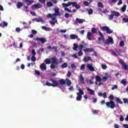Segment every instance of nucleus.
<instances>
[{
  "label": "nucleus",
  "instance_id": "obj_36",
  "mask_svg": "<svg viewBox=\"0 0 128 128\" xmlns=\"http://www.w3.org/2000/svg\"><path fill=\"white\" fill-rule=\"evenodd\" d=\"M98 34L100 38H102V40H104V35L102 34V33L99 30Z\"/></svg>",
  "mask_w": 128,
  "mask_h": 128
},
{
  "label": "nucleus",
  "instance_id": "obj_44",
  "mask_svg": "<svg viewBox=\"0 0 128 128\" xmlns=\"http://www.w3.org/2000/svg\"><path fill=\"white\" fill-rule=\"evenodd\" d=\"M42 30H46V31H48L50 30H48V28L46 26H42Z\"/></svg>",
  "mask_w": 128,
  "mask_h": 128
},
{
  "label": "nucleus",
  "instance_id": "obj_39",
  "mask_svg": "<svg viewBox=\"0 0 128 128\" xmlns=\"http://www.w3.org/2000/svg\"><path fill=\"white\" fill-rule=\"evenodd\" d=\"M62 68H68V64L66 63H64L62 65Z\"/></svg>",
  "mask_w": 128,
  "mask_h": 128
},
{
  "label": "nucleus",
  "instance_id": "obj_43",
  "mask_svg": "<svg viewBox=\"0 0 128 128\" xmlns=\"http://www.w3.org/2000/svg\"><path fill=\"white\" fill-rule=\"evenodd\" d=\"M111 54L112 56H118V54H116V52L114 50L111 51Z\"/></svg>",
  "mask_w": 128,
  "mask_h": 128
},
{
  "label": "nucleus",
  "instance_id": "obj_57",
  "mask_svg": "<svg viewBox=\"0 0 128 128\" xmlns=\"http://www.w3.org/2000/svg\"><path fill=\"white\" fill-rule=\"evenodd\" d=\"M102 70H106V68H108V66H106L105 64H102Z\"/></svg>",
  "mask_w": 128,
  "mask_h": 128
},
{
  "label": "nucleus",
  "instance_id": "obj_23",
  "mask_svg": "<svg viewBox=\"0 0 128 128\" xmlns=\"http://www.w3.org/2000/svg\"><path fill=\"white\" fill-rule=\"evenodd\" d=\"M84 92L82 89L80 88L79 89V92L77 93V96H84Z\"/></svg>",
  "mask_w": 128,
  "mask_h": 128
},
{
  "label": "nucleus",
  "instance_id": "obj_12",
  "mask_svg": "<svg viewBox=\"0 0 128 128\" xmlns=\"http://www.w3.org/2000/svg\"><path fill=\"white\" fill-rule=\"evenodd\" d=\"M51 60H52V64H55V66H58V60L56 58H51Z\"/></svg>",
  "mask_w": 128,
  "mask_h": 128
},
{
  "label": "nucleus",
  "instance_id": "obj_47",
  "mask_svg": "<svg viewBox=\"0 0 128 128\" xmlns=\"http://www.w3.org/2000/svg\"><path fill=\"white\" fill-rule=\"evenodd\" d=\"M84 68H86V64H82L80 67V70H84Z\"/></svg>",
  "mask_w": 128,
  "mask_h": 128
},
{
  "label": "nucleus",
  "instance_id": "obj_3",
  "mask_svg": "<svg viewBox=\"0 0 128 128\" xmlns=\"http://www.w3.org/2000/svg\"><path fill=\"white\" fill-rule=\"evenodd\" d=\"M51 82H52L53 84L48 82L46 83V84L47 86H53V88H56V86H57L58 88H60V84L58 81L52 79L51 80Z\"/></svg>",
  "mask_w": 128,
  "mask_h": 128
},
{
  "label": "nucleus",
  "instance_id": "obj_51",
  "mask_svg": "<svg viewBox=\"0 0 128 128\" xmlns=\"http://www.w3.org/2000/svg\"><path fill=\"white\" fill-rule=\"evenodd\" d=\"M56 15L54 14H53L52 15H51V18L54 20H56Z\"/></svg>",
  "mask_w": 128,
  "mask_h": 128
},
{
  "label": "nucleus",
  "instance_id": "obj_38",
  "mask_svg": "<svg viewBox=\"0 0 128 128\" xmlns=\"http://www.w3.org/2000/svg\"><path fill=\"white\" fill-rule=\"evenodd\" d=\"M46 6L48 7H50V6H54V4H52V2H49L46 3Z\"/></svg>",
  "mask_w": 128,
  "mask_h": 128
},
{
  "label": "nucleus",
  "instance_id": "obj_33",
  "mask_svg": "<svg viewBox=\"0 0 128 128\" xmlns=\"http://www.w3.org/2000/svg\"><path fill=\"white\" fill-rule=\"evenodd\" d=\"M98 6L99 8H104V4L102 3V2H99L98 3Z\"/></svg>",
  "mask_w": 128,
  "mask_h": 128
},
{
  "label": "nucleus",
  "instance_id": "obj_14",
  "mask_svg": "<svg viewBox=\"0 0 128 128\" xmlns=\"http://www.w3.org/2000/svg\"><path fill=\"white\" fill-rule=\"evenodd\" d=\"M95 80L96 82H102V78L99 76H95ZM102 83H99V86H101Z\"/></svg>",
  "mask_w": 128,
  "mask_h": 128
},
{
  "label": "nucleus",
  "instance_id": "obj_19",
  "mask_svg": "<svg viewBox=\"0 0 128 128\" xmlns=\"http://www.w3.org/2000/svg\"><path fill=\"white\" fill-rule=\"evenodd\" d=\"M0 26L1 28H4V26H8V22H6V21H3L2 23L0 24Z\"/></svg>",
  "mask_w": 128,
  "mask_h": 128
},
{
  "label": "nucleus",
  "instance_id": "obj_11",
  "mask_svg": "<svg viewBox=\"0 0 128 128\" xmlns=\"http://www.w3.org/2000/svg\"><path fill=\"white\" fill-rule=\"evenodd\" d=\"M86 68H88V70H90V72H94V68L92 66V64H88Z\"/></svg>",
  "mask_w": 128,
  "mask_h": 128
},
{
  "label": "nucleus",
  "instance_id": "obj_62",
  "mask_svg": "<svg viewBox=\"0 0 128 128\" xmlns=\"http://www.w3.org/2000/svg\"><path fill=\"white\" fill-rule=\"evenodd\" d=\"M72 58H78V56H76V54H73L72 55Z\"/></svg>",
  "mask_w": 128,
  "mask_h": 128
},
{
  "label": "nucleus",
  "instance_id": "obj_32",
  "mask_svg": "<svg viewBox=\"0 0 128 128\" xmlns=\"http://www.w3.org/2000/svg\"><path fill=\"white\" fill-rule=\"evenodd\" d=\"M44 62H46V64H50V60L48 58H46L44 60Z\"/></svg>",
  "mask_w": 128,
  "mask_h": 128
},
{
  "label": "nucleus",
  "instance_id": "obj_2",
  "mask_svg": "<svg viewBox=\"0 0 128 128\" xmlns=\"http://www.w3.org/2000/svg\"><path fill=\"white\" fill-rule=\"evenodd\" d=\"M58 82L60 86H62V84H66V83L68 86H70L72 85V81L70 80L68 78H66L65 80L64 79L59 80Z\"/></svg>",
  "mask_w": 128,
  "mask_h": 128
},
{
  "label": "nucleus",
  "instance_id": "obj_53",
  "mask_svg": "<svg viewBox=\"0 0 128 128\" xmlns=\"http://www.w3.org/2000/svg\"><path fill=\"white\" fill-rule=\"evenodd\" d=\"M32 56H34L36 54V50L34 49H32Z\"/></svg>",
  "mask_w": 128,
  "mask_h": 128
},
{
  "label": "nucleus",
  "instance_id": "obj_26",
  "mask_svg": "<svg viewBox=\"0 0 128 128\" xmlns=\"http://www.w3.org/2000/svg\"><path fill=\"white\" fill-rule=\"evenodd\" d=\"M116 98L118 104H124V102H122L120 98L116 97Z\"/></svg>",
  "mask_w": 128,
  "mask_h": 128
},
{
  "label": "nucleus",
  "instance_id": "obj_55",
  "mask_svg": "<svg viewBox=\"0 0 128 128\" xmlns=\"http://www.w3.org/2000/svg\"><path fill=\"white\" fill-rule=\"evenodd\" d=\"M38 0L40 2V4H46V0Z\"/></svg>",
  "mask_w": 128,
  "mask_h": 128
},
{
  "label": "nucleus",
  "instance_id": "obj_50",
  "mask_svg": "<svg viewBox=\"0 0 128 128\" xmlns=\"http://www.w3.org/2000/svg\"><path fill=\"white\" fill-rule=\"evenodd\" d=\"M109 100H114V97L112 95H110L108 97Z\"/></svg>",
  "mask_w": 128,
  "mask_h": 128
},
{
  "label": "nucleus",
  "instance_id": "obj_52",
  "mask_svg": "<svg viewBox=\"0 0 128 128\" xmlns=\"http://www.w3.org/2000/svg\"><path fill=\"white\" fill-rule=\"evenodd\" d=\"M108 80V78H107V77L106 76H103L102 78V80H103V82H106Z\"/></svg>",
  "mask_w": 128,
  "mask_h": 128
},
{
  "label": "nucleus",
  "instance_id": "obj_28",
  "mask_svg": "<svg viewBox=\"0 0 128 128\" xmlns=\"http://www.w3.org/2000/svg\"><path fill=\"white\" fill-rule=\"evenodd\" d=\"M121 84H123V86H126V78L122 79L121 80Z\"/></svg>",
  "mask_w": 128,
  "mask_h": 128
},
{
  "label": "nucleus",
  "instance_id": "obj_63",
  "mask_svg": "<svg viewBox=\"0 0 128 128\" xmlns=\"http://www.w3.org/2000/svg\"><path fill=\"white\" fill-rule=\"evenodd\" d=\"M79 48L82 50V48H84V45L80 44L79 45Z\"/></svg>",
  "mask_w": 128,
  "mask_h": 128
},
{
  "label": "nucleus",
  "instance_id": "obj_4",
  "mask_svg": "<svg viewBox=\"0 0 128 128\" xmlns=\"http://www.w3.org/2000/svg\"><path fill=\"white\" fill-rule=\"evenodd\" d=\"M111 12L112 14L108 16L110 20H112L114 16H120V14L118 12L112 11Z\"/></svg>",
  "mask_w": 128,
  "mask_h": 128
},
{
  "label": "nucleus",
  "instance_id": "obj_34",
  "mask_svg": "<svg viewBox=\"0 0 128 128\" xmlns=\"http://www.w3.org/2000/svg\"><path fill=\"white\" fill-rule=\"evenodd\" d=\"M126 5H124L121 8L122 11L123 12H126Z\"/></svg>",
  "mask_w": 128,
  "mask_h": 128
},
{
  "label": "nucleus",
  "instance_id": "obj_18",
  "mask_svg": "<svg viewBox=\"0 0 128 128\" xmlns=\"http://www.w3.org/2000/svg\"><path fill=\"white\" fill-rule=\"evenodd\" d=\"M79 80H80L81 84H84V76H82V74H80L79 76Z\"/></svg>",
  "mask_w": 128,
  "mask_h": 128
},
{
  "label": "nucleus",
  "instance_id": "obj_21",
  "mask_svg": "<svg viewBox=\"0 0 128 128\" xmlns=\"http://www.w3.org/2000/svg\"><path fill=\"white\" fill-rule=\"evenodd\" d=\"M24 2H26L27 3V6H30L31 4H34V0H24Z\"/></svg>",
  "mask_w": 128,
  "mask_h": 128
},
{
  "label": "nucleus",
  "instance_id": "obj_20",
  "mask_svg": "<svg viewBox=\"0 0 128 128\" xmlns=\"http://www.w3.org/2000/svg\"><path fill=\"white\" fill-rule=\"evenodd\" d=\"M78 38V36L76 34H72L70 35V38L71 40H76Z\"/></svg>",
  "mask_w": 128,
  "mask_h": 128
},
{
  "label": "nucleus",
  "instance_id": "obj_8",
  "mask_svg": "<svg viewBox=\"0 0 128 128\" xmlns=\"http://www.w3.org/2000/svg\"><path fill=\"white\" fill-rule=\"evenodd\" d=\"M36 40H37V42H40L42 44H44L45 42H46L47 40H46V38H36Z\"/></svg>",
  "mask_w": 128,
  "mask_h": 128
},
{
  "label": "nucleus",
  "instance_id": "obj_7",
  "mask_svg": "<svg viewBox=\"0 0 128 128\" xmlns=\"http://www.w3.org/2000/svg\"><path fill=\"white\" fill-rule=\"evenodd\" d=\"M119 63L122 64V68L123 70H128V65L126 64L122 60H119Z\"/></svg>",
  "mask_w": 128,
  "mask_h": 128
},
{
  "label": "nucleus",
  "instance_id": "obj_56",
  "mask_svg": "<svg viewBox=\"0 0 128 128\" xmlns=\"http://www.w3.org/2000/svg\"><path fill=\"white\" fill-rule=\"evenodd\" d=\"M122 20L124 22H128V18H122Z\"/></svg>",
  "mask_w": 128,
  "mask_h": 128
},
{
  "label": "nucleus",
  "instance_id": "obj_45",
  "mask_svg": "<svg viewBox=\"0 0 128 128\" xmlns=\"http://www.w3.org/2000/svg\"><path fill=\"white\" fill-rule=\"evenodd\" d=\"M120 46H124V40L120 42Z\"/></svg>",
  "mask_w": 128,
  "mask_h": 128
},
{
  "label": "nucleus",
  "instance_id": "obj_1",
  "mask_svg": "<svg viewBox=\"0 0 128 128\" xmlns=\"http://www.w3.org/2000/svg\"><path fill=\"white\" fill-rule=\"evenodd\" d=\"M62 6L64 8H68V6H72L73 8H76L77 10L80 8V6L76 2H68V4L63 3Z\"/></svg>",
  "mask_w": 128,
  "mask_h": 128
},
{
  "label": "nucleus",
  "instance_id": "obj_42",
  "mask_svg": "<svg viewBox=\"0 0 128 128\" xmlns=\"http://www.w3.org/2000/svg\"><path fill=\"white\" fill-rule=\"evenodd\" d=\"M83 4H84V6H88V4H90V3H88V1H84L83 2Z\"/></svg>",
  "mask_w": 128,
  "mask_h": 128
},
{
  "label": "nucleus",
  "instance_id": "obj_41",
  "mask_svg": "<svg viewBox=\"0 0 128 128\" xmlns=\"http://www.w3.org/2000/svg\"><path fill=\"white\" fill-rule=\"evenodd\" d=\"M64 10L65 12H72V11L70 8H64Z\"/></svg>",
  "mask_w": 128,
  "mask_h": 128
},
{
  "label": "nucleus",
  "instance_id": "obj_9",
  "mask_svg": "<svg viewBox=\"0 0 128 128\" xmlns=\"http://www.w3.org/2000/svg\"><path fill=\"white\" fill-rule=\"evenodd\" d=\"M42 8V5L40 4V3H38L37 4H34L32 6V10H38V8Z\"/></svg>",
  "mask_w": 128,
  "mask_h": 128
},
{
  "label": "nucleus",
  "instance_id": "obj_15",
  "mask_svg": "<svg viewBox=\"0 0 128 128\" xmlns=\"http://www.w3.org/2000/svg\"><path fill=\"white\" fill-rule=\"evenodd\" d=\"M106 42L107 44H114V39L112 37H109L108 39L106 40Z\"/></svg>",
  "mask_w": 128,
  "mask_h": 128
},
{
  "label": "nucleus",
  "instance_id": "obj_30",
  "mask_svg": "<svg viewBox=\"0 0 128 128\" xmlns=\"http://www.w3.org/2000/svg\"><path fill=\"white\" fill-rule=\"evenodd\" d=\"M82 96L80 95H78V96L76 97V100L78 102H80V100H82Z\"/></svg>",
  "mask_w": 128,
  "mask_h": 128
},
{
  "label": "nucleus",
  "instance_id": "obj_37",
  "mask_svg": "<svg viewBox=\"0 0 128 128\" xmlns=\"http://www.w3.org/2000/svg\"><path fill=\"white\" fill-rule=\"evenodd\" d=\"M71 68H72L74 70H76V64H71Z\"/></svg>",
  "mask_w": 128,
  "mask_h": 128
},
{
  "label": "nucleus",
  "instance_id": "obj_31",
  "mask_svg": "<svg viewBox=\"0 0 128 128\" xmlns=\"http://www.w3.org/2000/svg\"><path fill=\"white\" fill-rule=\"evenodd\" d=\"M86 10H88V14H92L94 12V10L90 8V9H86Z\"/></svg>",
  "mask_w": 128,
  "mask_h": 128
},
{
  "label": "nucleus",
  "instance_id": "obj_48",
  "mask_svg": "<svg viewBox=\"0 0 128 128\" xmlns=\"http://www.w3.org/2000/svg\"><path fill=\"white\" fill-rule=\"evenodd\" d=\"M31 60L32 62H36V56H32L31 58Z\"/></svg>",
  "mask_w": 128,
  "mask_h": 128
},
{
  "label": "nucleus",
  "instance_id": "obj_25",
  "mask_svg": "<svg viewBox=\"0 0 128 128\" xmlns=\"http://www.w3.org/2000/svg\"><path fill=\"white\" fill-rule=\"evenodd\" d=\"M22 6H24V3L22 2H18L17 3V8H20Z\"/></svg>",
  "mask_w": 128,
  "mask_h": 128
},
{
  "label": "nucleus",
  "instance_id": "obj_13",
  "mask_svg": "<svg viewBox=\"0 0 128 128\" xmlns=\"http://www.w3.org/2000/svg\"><path fill=\"white\" fill-rule=\"evenodd\" d=\"M87 39L89 40H92V34L91 32H88L87 33Z\"/></svg>",
  "mask_w": 128,
  "mask_h": 128
},
{
  "label": "nucleus",
  "instance_id": "obj_54",
  "mask_svg": "<svg viewBox=\"0 0 128 128\" xmlns=\"http://www.w3.org/2000/svg\"><path fill=\"white\" fill-rule=\"evenodd\" d=\"M98 110H94L92 111V112L94 114H98Z\"/></svg>",
  "mask_w": 128,
  "mask_h": 128
},
{
  "label": "nucleus",
  "instance_id": "obj_29",
  "mask_svg": "<svg viewBox=\"0 0 128 128\" xmlns=\"http://www.w3.org/2000/svg\"><path fill=\"white\" fill-rule=\"evenodd\" d=\"M78 45L76 43L74 44L73 46L74 50H78Z\"/></svg>",
  "mask_w": 128,
  "mask_h": 128
},
{
  "label": "nucleus",
  "instance_id": "obj_35",
  "mask_svg": "<svg viewBox=\"0 0 128 128\" xmlns=\"http://www.w3.org/2000/svg\"><path fill=\"white\" fill-rule=\"evenodd\" d=\"M82 54H84V53H82V50H80L78 52V56H82Z\"/></svg>",
  "mask_w": 128,
  "mask_h": 128
},
{
  "label": "nucleus",
  "instance_id": "obj_5",
  "mask_svg": "<svg viewBox=\"0 0 128 128\" xmlns=\"http://www.w3.org/2000/svg\"><path fill=\"white\" fill-rule=\"evenodd\" d=\"M106 104L107 108H112V110L116 108V104H114V102L112 100L106 102Z\"/></svg>",
  "mask_w": 128,
  "mask_h": 128
},
{
  "label": "nucleus",
  "instance_id": "obj_27",
  "mask_svg": "<svg viewBox=\"0 0 128 128\" xmlns=\"http://www.w3.org/2000/svg\"><path fill=\"white\" fill-rule=\"evenodd\" d=\"M91 32L92 34H96L98 32V30H96V28H92L91 29Z\"/></svg>",
  "mask_w": 128,
  "mask_h": 128
},
{
  "label": "nucleus",
  "instance_id": "obj_49",
  "mask_svg": "<svg viewBox=\"0 0 128 128\" xmlns=\"http://www.w3.org/2000/svg\"><path fill=\"white\" fill-rule=\"evenodd\" d=\"M50 68L52 70L56 68V64H52L50 66Z\"/></svg>",
  "mask_w": 128,
  "mask_h": 128
},
{
  "label": "nucleus",
  "instance_id": "obj_64",
  "mask_svg": "<svg viewBox=\"0 0 128 128\" xmlns=\"http://www.w3.org/2000/svg\"><path fill=\"white\" fill-rule=\"evenodd\" d=\"M70 76H72V73L70 71H68L67 74V76L68 78H70Z\"/></svg>",
  "mask_w": 128,
  "mask_h": 128
},
{
  "label": "nucleus",
  "instance_id": "obj_61",
  "mask_svg": "<svg viewBox=\"0 0 128 128\" xmlns=\"http://www.w3.org/2000/svg\"><path fill=\"white\" fill-rule=\"evenodd\" d=\"M103 98H108V95H106V92H104V94H103Z\"/></svg>",
  "mask_w": 128,
  "mask_h": 128
},
{
  "label": "nucleus",
  "instance_id": "obj_24",
  "mask_svg": "<svg viewBox=\"0 0 128 128\" xmlns=\"http://www.w3.org/2000/svg\"><path fill=\"white\" fill-rule=\"evenodd\" d=\"M76 22H77L78 24H82L84 22V20L76 18Z\"/></svg>",
  "mask_w": 128,
  "mask_h": 128
},
{
  "label": "nucleus",
  "instance_id": "obj_22",
  "mask_svg": "<svg viewBox=\"0 0 128 128\" xmlns=\"http://www.w3.org/2000/svg\"><path fill=\"white\" fill-rule=\"evenodd\" d=\"M87 90H88L90 94L92 96L94 94V91L88 88H86Z\"/></svg>",
  "mask_w": 128,
  "mask_h": 128
},
{
  "label": "nucleus",
  "instance_id": "obj_6",
  "mask_svg": "<svg viewBox=\"0 0 128 128\" xmlns=\"http://www.w3.org/2000/svg\"><path fill=\"white\" fill-rule=\"evenodd\" d=\"M102 30L104 32H106L107 34H112V30L110 29V28L108 26H104L102 28Z\"/></svg>",
  "mask_w": 128,
  "mask_h": 128
},
{
  "label": "nucleus",
  "instance_id": "obj_16",
  "mask_svg": "<svg viewBox=\"0 0 128 128\" xmlns=\"http://www.w3.org/2000/svg\"><path fill=\"white\" fill-rule=\"evenodd\" d=\"M40 68L42 70H46V65L44 63H42L40 65Z\"/></svg>",
  "mask_w": 128,
  "mask_h": 128
},
{
  "label": "nucleus",
  "instance_id": "obj_58",
  "mask_svg": "<svg viewBox=\"0 0 128 128\" xmlns=\"http://www.w3.org/2000/svg\"><path fill=\"white\" fill-rule=\"evenodd\" d=\"M64 16L66 18H70V14L68 13H66L64 14Z\"/></svg>",
  "mask_w": 128,
  "mask_h": 128
},
{
  "label": "nucleus",
  "instance_id": "obj_40",
  "mask_svg": "<svg viewBox=\"0 0 128 128\" xmlns=\"http://www.w3.org/2000/svg\"><path fill=\"white\" fill-rule=\"evenodd\" d=\"M34 20L38 22H42V18H35Z\"/></svg>",
  "mask_w": 128,
  "mask_h": 128
},
{
  "label": "nucleus",
  "instance_id": "obj_59",
  "mask_svg": "<svg viewBox=\"0 0 128 128\" xmlns=\"http://www.w3.org/2000/svg\"><path fill=\"white\" fill-rule=\"evenodd\" d=\"M68 90H70V92H72V91H74V86H70L68 88Z\"/></svg>",
  "mask_w": 128,
  "mask_h": 128
},
{
  "label": "nucleus",
  "instance_id": "obj_17",
  "mask_svg": "<svg viewBox=\"0 0 128 128\" xmlns=\"http://www.w3.org/2000/svg\"><path fill=\"white\" fill-rule=\"evenodd\" d=\"M54 12L55 14H55L56 16H60V8H58L54 9Z\"/></svg>",
  "mask_w": 128,
  "mask_h": 128
},
{
  "label": "nucleus",
  "instance_id": "obj_10",
  "mask_svg": "<svg viewBox=\"0 0 128 128\" xmlns=\"http://www.w3.org/2000/svg\"><path fill=\"white\" fill-rule=\"evenodd\" d=\"M83 50L85 52H94V49L92 48H86L85 49H84Z\"/></svg>",
  "mask_w": 128,
  "mask_h": 128
},
{
  "label": "nucleus",
  "instance_id": "obj_46",
  "mask_svg": "<svg viewBox=\"0 0 128 128\" xmlns=\"http://www.w3.org/2000/svg\"><path fill=\"white\" fill-rule=\"evenodd\" d=\"M118 85L116 84V85H114L112 88V90H114L118 89Z\"/></svg>",
  "mask_w": 128,
  "mask_h": 128
},
{
  "label": "nucleus",
  "instance_id": "obj_60",
  "mask_svg": "<svg viewBox=\"0 0 128 128\" xmlns=\"http://www.w3.org/2000/svg\"><path fill=\"white\" fill-rule=\"evenodd\" d=\"M124 116H122V115L120 116V120L121 122H124Z\"/></svg>",
  "mask_w": 128,
  "mask_h": 128
}]
</instances>
